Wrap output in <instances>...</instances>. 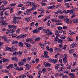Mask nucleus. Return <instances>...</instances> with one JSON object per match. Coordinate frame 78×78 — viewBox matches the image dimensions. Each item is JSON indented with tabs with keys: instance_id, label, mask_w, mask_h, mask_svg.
<instances>
[{
	"instance_id": "42",
	"label": "nucleus",
	"mask_w": 78,
	"mask_h": 78,
	"mask_svg": "<svg viewBox=\"0 0 78 78\" xmlns=\"http://www.w3.org/2000/svg\"><path fill=\"white\" fill-rule=\"evenodd\" d=\"M55 34L56 36V37H59V36H60V35L59 33H55Z\"/></svg>"
},
{
	"instance_id": "36",
	"label": "nucleus",
	"mask_w": 78,
	"mask_h": 78,
	"mask_svg": "<svg viewBox=\"0 0 78 78\" xmlns=\"http://www.w3.org/2000/svg\"><path fill=\"white\" fill-rule=\"evenodd\" d=\"M30 3L31 4L32 6H34L35 5V3H34V2H30Z\"/></svg>"
},
{
	"instance_id": "53",
	"label": "nucleus",
	"mask_w": 78,
	"mask_h": 78,
	"mask_svg": "<svg viewBox=\"0 0 78 78\" xmlns=\"http://www.w3.org/2000/svg\"><path fill=\"white\" fill-rule=\"evenodd\" d=\"M30 67H31L26 68H25V70H29L30 69Z\"/></svg>"
},
{
	"instance_id": "46",
	"label": "nucleus",
	"mask_w": 78,
	"mask_h": 78,
	"mask_svg": "<svg viewBox=\"0 0 78 78\" xmlns=\"http://www.w3.org/2000/svg\"><path fill=\"white\" fill-rule=\"evenodd\" d=\"M46 48H47L46 50L47 51H49V50L50 49V48H49V47L48 46H46Z\"/></svg>"
},
{
	"instance_id": "27",
	"label": "nucleus",
	"mask_w": 78,
	"mask_h": 78,
	"mask_svg": "<svg viewBox=\"0 0 78 78\" xmlns=\"http://www.w3.org/2000/svg\"><path fill=\"white\" fill-rule=\"evenodd\" d=\"M58 43H60V44H62V42H63V40L61 39H58Z\"/></svg>"
},
{
	"instance_id": "15",
	"label": "nucleus",
	"mask_w": 78,
	"mask_h": 78,
	"mask_svg": "<svg viewBox=\"0 0 78 78\" xmlns=\"http://www.w3.org/2000/svg\"><path fill=\"white\" fill-rule=\"evenodd\" d=\"M14 19L13 20H20L21 17H16L15 16H13Z\"/></svg>"
},
{
	"instance_id": "16",
	"label": "nucleus",
	"mask_w": 78,
	"mask_h": 78,
	"mask_svg": "<svg viewBox=\"0 0 78 78\" xmlns=\"http://www.w3.org/2000/svg\"><path fill=\"white\" fill-rule=\"evenodd\" d=\"M1 60L2 61H3V62H8L9 61V60L8 59L4 58H2Z\"/></svg>"
},
{
	"instance_id": "49",
	"label": "nucleus",
	"mask_w": 78,
	"mask_h": 78,
	"mask_svg": "<svg viewBox=\"0 0 78 78\" xmlns=\"http://www.w3.org/2000/svg\"><path fill=\"white\" fill-rule=\"evenodd\" d=\"M18 43V41H13L12 42L13 44H17Z\"/></svg>"
},
{
	"instance_id": "35",
	"label": "nucleus",
	"mask_w": 78,
	"mask_h": 78,
	"mask_svg": "<svg viewBox=\"0 0 78 78\" xmlns=\"http://www.w3.org/2000/svg\"><path fill=\"white\" fill-rule=\"evenodd\" d=\"M50 65V64L49 63H46L44 65V66L45 67H49Z\"/></svg>"
},
{
	"instance_id": "32",
	"label": "nucleus",
	"mask_w": 78,
	"mask_h": 78,
	"mask_svg": "<svg viewBox=\"0 0 78 78\" xmlns=\"http://www.w3.org/2000/svg\"><path fill=\"white\" fill-rule=\"evenodd\" d=\"M2 3H3L4 4V5L6 6L7 5V1H2Z\"/></svg>"
},
{
	"instance_id": "20",
	"label": "nucleus",
	"mask_w": 78,
	"mask_h": 78,
	"mask_svg": "<svg viewBox=\"0 0 78 78\" xmlns=\"http://www.w3.org/2000/svg\"><path fill=\"white\" fill-rule=\"evenodd\" d=\"M72 22L73 23H77L78 22V20H76V19H74L73 20Z\"/></svg>"
},
{
	"instance_id": "50",
	"label": "nucleus",
	"mask_w": 78,
	"mask_h": 78,
	"mask_svg": "<svg viewBox=\"0 0 78 78\" xmlns=\"http://www.w3.org/2000/svg\"><path fill=\"white\" fill-rule=\"evenodd\" d=\"M49 51L50 53H53V48H50L49 49Z\"/></svg>"
},
{
	"instance_id": "28",
	"label": "nucleus",
	"mask_w": 78,
	"mask_h": 78,
	"mask_svg": "<svg viewBox=\"0 0 78 78\" xmlns=\"http://www.w3.org/2000/svg\"><path fill=\"white\" fill-rule=\"evenodd\" d=\"M30 19H31V18H30V17H28L25 19V20L28 22H30Z\"/></svg>"
},
{
	"instance_id": "31",
	"label": "nucleus",
	"mask_w": 78,
	"mask_h": 78,
	"mask_svg": "<svg viewBox=\"0 0 78 78\" xmlns=\"http://www.w3.org/2000/svg\"><path fill=\"white\" fill-rule=\"evenodd\" d=\"M4 14L6 16H8L9 14H8V11H5L4 12Z\"/></svg>"
},
{
	"instance_id": "34",
	"label": "nucleus",
	"mask_w": 78,
	"mask_h": 78,
	"mask_svg": "<svg viewBox=\"0 0 78 78\" xmlns=\"http://www.w3.org/2000/svg\"><path fill=\"white\" fill-rule=\"evenodd\" d=\"M25 77H26V76L24 74H22L20 76V78H25Z\"/></svg>"
},
{
	"instance_id": "4",
	"label": "nucleus",
	"mask_w": 78,
	"mask_h": 78,
	"mask_svg": "<svg viewBox=\"0 0 78 78\" xmlns=\"http://www.w3.org/2000/svg\"><path fill=\"white\" fill-rule=\"evenodd\" d=\"M14 48H15V46H13L11 48H10L9 51L14 52V51H15V50H17V48H15L14 49Z\"/></svg>"
},
{
	"instance_id": "19",
	"label": "nucleus",
	"mask_w": 78,
	"mask_h": 78,
	"mask_svg": "<svg viewBox=\"0 0 78 78\" xmlns=\"http://www.w3.org/2000/svg\"><path fill=\"white\" fill-rule=\"evenodd\" d=\"M54 39V41L55 42H57L58 41V40H59V38L58 37H55Z\"/></svg>"
},
{
	"instance_id": "63",
	"label": "nucleus",
	"mask_w": 78,
	"mask_h": 78,
	"mask_svg": "<svg viewBox=\"0 0 78 78\" xmlns=\"http://www.w3.org/2000/svg\"><path fill=\"white\" fill-rule=\"evenodd\" d=\"M31 57H29L27 58L26 60L27 61H30V60H31Z\"/></svg>"
},
{
	"instance_id": "51",
	"label": "nucleus",
	"mask_w": 78,
	"mask_h": 78,
	"mask_svg": "<svg viewBox=\"0 0 78 78\" xmlns=\"http://www.w3.org/2000/svg\"><path fill=\"white\" fill-rule=\"evenodd\" d=\"M16 3H15L14 4H12L10 5V6H16Z\"/></svg>"
},
{
	"instance_id": "14",
	"label": "nucleus",
	"mask_w": 78,
	"mask_h": 78,
	"mask_svg": "<svg viewBox=\"0 0 78 78\" xmlns=\"http://www.w3.org/2000/svg\"><path fill=\"white\" fill-rule=\"evenodd\" d=\"M60 69L58 70V73H60L61 72H63L64 71V68L63 67H60Z\"/></svg>"
},
{
	"instance_id": "18",
	"label": "nucleus",
	"mask_w": 78,
	"mask_h": 78,
	"mask_svg": "<svg viewBox=\"0 0 78 78\" xmlns=\"http://www.w3.org/2000/svg\"><path fill=\"white\" fill-rule=\"evenodd\" d=\"M24 44L27 47H31V45H30V44H28V43H25Z\"/></svg>"
},
{
	"instance_id": "2",
	"label": "nucleus",
	"mask_w": 78,
	"mask_h": 78,
	"mask_svg": "<svg viewBox=\"0 0 78 78\" xmlns=\"http://www.w3.org/2000/svg\"><path fill=\"white\" fill-rule=\"evenodd\" d=\"M0 23H2L1 25L2 26H3V25H8V23H6V20H2L0 22Z\"/></svg>"
},
{
	"instance_id": "13",
	"label": "nucleus",
	"mask_w": 78,
	"mask_h": 78,
	"mask_svg": "<svg viewBox=\"0 0 78 78\" xmlns=\"http://www.w3.org/2000/svg\"><path fill=\"white\" fill-rule=\"evenodd\" d=\"M68 13L72 14H73V10H68L67 11L66 14H68Z\"/></svg>"
},
{
	"instance_id": "33",
	"label": "nucleus",
	"mask_w": 78,
	"mask_h": 78,
	"mask_svg": "<svg viewBox=\"0 0 78 78\" xmlns=\"http://www.w3.org/2000/svg\"><path fill=\"white\" fill-rule=\"evenodd\" d=\"M50 23H51L50 21L48 20L47 23V26H50Z\"/></svg>"
},
{
	"instance_id": "23",
	"label": "nucleus",
	"mask_w": 78,
	"mask_h": 78,
	"mask_svg": "<svg viewBox=\"0 0 78 78\" xmlns=\"http://www.w3.org/2000/svg\"><path fill=\"white\" fill-rule=\"evenodd\" d=\"M18 44L20 47H22L23 46V44L22 42H19Z\"/></svg>"
},
{
	"instance_id": "25",
	"label": "nucleus",
	"mask_w": 78,
	"mask_h": 78,
	"mask_svg": "<svg viewBox=\"0 0 78 78\" xmlns=\"http://www.w3.org/2000/svg\"><path fill=\"white\" fill-rule=\"evenodd\" d=\"M18 64L20 66H23L24 64V63L20 61L18 62Z\"/></svg>"
},
{
	"instance_id": "59",
	"label": "nucleus",
	"mask_w": 78,
	"mask_h": 78,
	"mask_svg": "<svg viewBox=\"0 0 78 78\" xmlns=\"http://www.w3.org/2000/svg\"><path fill=\"white\" fill-rule=\"evenodd\" d=\"M63 30H67V26H63Z\"/></svg>"
},
{
	"instance_id": "64",
	"label": "nucleus",
	"mask_w": 78,
	"mask_h": 78,
	"mask_svg": "<svg viewBox=\"0 0 78 78\" xmlns=\"http://www.w3.org/2000/svg\"><path fill=\"white\" fill-rule=\"evenodd\" d=\"M69 52L71 54V53H73V49H70L69 51Z\"/></svg>"
},
{
	"instance_id": "30",
	"label": "nucleus",
	"mask_w": 78,
	"mask_h": 78,
	"mask_svg": "<svg viewBox=\"0 0 78 78\" xmlns=\"http://www.w3.org/2000/svg\"><path fill=\"white\" fill-rule=\"evenodd\" d=\"M40 40H41V38L40 37H37L34 39L35 41H39Z\"/></svg>"
},
{
	"instance_id": "1",
	"label": "nucleus",
	"mask_w": 78,
	"mask_h": 78,
	"mask_svg": "<svg viewBox=\"0 0 78 78\" xmlns=\"http://www.w3.org/2000/svg\"><path fill=\"white\" fill-rule=\"evenodd\" d=\"M26 41L27 42H30L31 44H34V41H33V39L31 38H27L26 40Z\"/></svg>"
},
{
	"instance_id": "24",
	"label": "nucleus",
	"mask_w": 78,
	"mask_h": 78,
	"mask_svg": "<svg viewBox=\"0 0 78 78\" xmlns=\"http://www.w3.org/2000/svg\"><path fill=\"white\" fill-rule=\"evenodd\" d=\"M58 12V14H62V11H61L60 9H59L57 11Z\"/></svg>"
},
{
	"instance_id": "17",
	"label": "nucleus",
	"mask_w": 78,
	"mask_h": 78,
	"mask_svg": "<svg viewBox=\"0 0 78 78\" xmlns=\"http://www.w3.org/2000/svg\"><path fill=\"white\" fill-rule=\"evenodd\" d=\"M69 76H70V78H74V77L75 76L73 73H69Z\"/></svg>"
},
{
	"instance_id": "9",
	"label": "nucleus",
	"mask_w": 78,
	"mask_h": 78,
	"mask_svg": "<svg viewBox=\"0 0 78 78\" xmlns=\"http://www.w3.org/2000/svg\"><path fill=\"white\" fill-rule=\"evenodd\" d=\"M11 59H12V61H18V58L16 57H12Z\"/></svg>"
},
{
	"instance_id": "52",
	"label": "nucleus",
	"mask_w": 78,
	"mask_h": 78,
	"mask_svg": "<svg viewBox=\"0 0 78 78\" xmlns=\"http://www.w3.org/2000/svg\"><path fill=\"white\" fill-rule=\"evenodd\" d=\"M30 67H31L26 68H25V70H29L30 69Z\"/></svg>"
},
{
	"instance_id": "22",
	"label": "nucleus",
	"mask_w": 78,
	"mask_h": 78,
	"mask_svg": "<svg viewBox=\"0 0 78 78\" xmlns=\"http://www.w3.org/2000/svg\"><path fill=\"white\" fill-rule=\"evenodd\" d=\"M57 62L58 60H57L53 58V60L52 61V63H53V64H56V63H57Z\"/></svg>"
},
{
	"instance_id": "6",
	"label": "nucleus",
	"mask_w": 78,
	"mask_h": 78,
	"mask_svg": "<svg viewBox=\"0 0 78 78\" xmlns=\"http://www.w3.org/2000/svg\"><path fill=\"white\" fill-rule=\"evenodd\" d=\"M32 32L33 33H40L41 30H38V29L36 28L33 30Z\"/></svg>"
},
{
	"instance_id": "55",
	"label": "nucleus",
	"mask_w": 78,
	"mask_h": 78,
	"mask_svg": "<svg viewBox=\"0 0 78 78\" xmlns=\"http://www.w3.org/2000/svg\"><path fill=\"white\" fill-rule=\"evenodd\" d=\"M20 29H18L17 30H16V31L17 33L19 34V33H20Z\"/></svg>"
},
{
	"instance_id": "60",
	"label": "nucleus",
	"mask_w": 78,
	"mask_h": 78,
	"mask_svg": "<svg viewBox=\"0 0 78 78\" xmlns=\"http://www.w3.org/2000/svg\"><path fill=\"white\" fill-rule=\"evenodd\" d=\"M57 29L59 30H62V27H61V26H59L58 27Z\"/></svg>"
},
{
	"instance_id": "56",
	"label": "nucleus",
	"mask_w": 78,
	"mask_h": 78,
	"mask_svg": "<svg viewBox=\"0 0 78 78\" xmlns=\"http://www.w3.org/2000/svg\"><path fill=\"white\" fill-rule=\"evenodd\" d=\"M14 10V9L12 8H11L10 9V14H11L12 12H13V11Z\"/></svg>"
},
{
	"instance_id": "37",
	"label": "nucleus",
	"mask_w": 78,
	"mask_h": 78,
	"mask_svg": "<svg viewBox=\"0 0 78 78\" xmlns=\"http://www.w3.org/2000/svg\"><path fill=\"white\" fill-rule=\"evenodd\" d=\"M44 26H41L38 27V30H42V29H44Z\"/></svg>"
},
{
	"instance_id": "5",
	"label": "nucleus",
	"mask_w": 78,
	"mask_h": 78,
	"mask_svg": "<svg viewBox=\"0 0 78 78\" xmlns=\"http://www.w3.org/2000/svg\"><path fill=\"white\" fill-rule=\"evenodd\" d=\"M48 52L45 51H44V58H49V57L48 56Z\"/></svg>"
},
{
	"instance_id": "10",
	"label": "nucleus",
	"mask_w": 78,
	"mask_h": 78,
	"mask_svg": "<svg viewBox=\"0 0 78 78\" xmlns=\"http://www.w3.org/2000/svg\"><path fill=\"white\" fill-rule=\"evenodd\" d=\"M76 43H73L70 46V48H73L74 47H76Z\"/></svg>"
},
{
	"instance_id": "47",
	"label": "nucleus",
	"mask_w": 78,
	"mask_h": 78,
	"mask_svg": "<svg viewBox=\"0 0 78 78\" xmlns=\"http://www.w3.org/2000/svg\"><path fill=\"white\" fill-rule=\"evenodd\" d=\"M50 31V29H47L44 32V33H48Z\"/></svg>"
},
{
	"instance_id": "38",
	"label": "nucleus",
	"mask_w": 78,
	"mask_h": 78,
	"mask_svg": "<svg viewBox=\"0 0 78 78\" xmlns=\"http://www.w3.org/2000/svg\"><path fill=\"white\" fill-rule=\"evenodd\" d=\"M22 53L23 52H20V51H19L18 52V54L19 56H20L22 54Z\"/></svg>"
},
{
	"instance_id": "57",
	"label": "nucleus",
	"mask_w": 78,
	"mask_h": 78,
	"mask_svg": "<svg viewBox=\"0 0 78 78\" xmlns=\"http://www.w3.org/2000/svg\"><path fill=\"white\" fill-rule=\"evenodd\" d=\"M27 76L29 77V78H33V77L31 75H27Z\"/></svg>"
},
{
	"instance_id": "48",
	"label": "nucleus",
	"mask_w": 78,
	"mask_h": 78,
	"mask_svg": "<svg viewBox=\"0 0 78 78\" xmlns=\"http://www.w3.org/2000/svg\"><path fill=\"white\" fill-rule=\"evenodd\" d=\"M42 71L43 73H45V72H46V69L45 68H43L42 70Z\"/></svg>"
},
{
	"instance_id": "61",
	"label": "nucleus",
	"mask_w": 78,
	"mask_h": 78,
	"mask_svg": "<svg viewBox=\"0 0 78 78\" xmlns=\"http://www.w3.org/2000/svg\"><path fill=\"white\" fill-rule=\"evenodd\" d=\"M12 28L13 29H16L17 28V26L14 25H12Z\"/></svg>"
},
{
	"instance_id": "41",
	"label": "nucleus",
	"mask_w": 78,
	"mask_h": 78,
	"mask_svg": "<svg viewBox=\"0 0 78 78\" xmlns=\"http://www.w3.org/2000/svg\"><path fill=\"white\" fill-rule=\"evenodd\" d=\"M13 20L12 23L13 24H16V23H17V21L14 20Z\"/></svg>"
},
{
	"instance_id": "40",
	"label": "nucleus",
	"mask_w": 78,
	"mask_h": 78,
	"mask_svg": "<svg viewBox=\"0 0 78 78\" xmlns=\"http://www.w3.org/2000/svg\"><path fill=\"white\" fill-rule=\"evenodd\" d=\"M26 36L27 35H22L20 36V38H21V39H23V38H24V37H26Z\"/></svg>"
},
{
	"instance_id": "62",
	"label": "nucleus",
	"mask_w": 78,
	"mask_h": 78,
	"mask_svg": "<svg viewBox=\"0 0 78 78\" xmlns=\"http://www.w3.org/2000/svg\"><path fill=\"white\" fill-rule=\"evenodd\" d=\"M3 43L2 42H0V47H2V46H3Z\"/></svg>"
},
{
	"instance_id": "44",
	"label": "nucleus",
	"mask_w": 78,
	"mask_h": 78,
	"mask_svg": "<svg viewBox=\"0 0 78 78\" xmlns=\"http://www.w3.org/2000/svg\"><path fill=\"white\" fill-rule=\"evenodd\" d=\"M40 14H44V10H41Z\"/></svg>"
},
{
	"instance_id": "7",
	"label": "nucleus",
	"mask_w": 78,
	"mask_h": 78,
	"mask_svg": "<svg viewBox=\"0 0 78 78\" xmlns=\"http://www.w3.org/2000/svg\"><path fill=\"white\" fill-rule=\"evenodd\" d=\"M15 70H18L19 72H20V71H22V70H23V68L22 66L20 68H19L17 67L15 69Z\"/></svg>"
},
{
	"instance_id": "3",
	"label": "nucleus",
	"mask_w": 78,
	"mask_h": 78,
	"mask_svg": "<svg viewBox=\"0 0 78 78\" xmlns=\"http://www.w3.org/2000/svg\"><path fill=\"white\" fill-rule=\"evenodd\" d=\"M31 11L30 9H27V11L24 12L25 15H26L27 16H29L30 15V13H31Z\"/></svg>"
},
{
	"instance_id": "29",
	"label": "nucleus",
	"mask_w": 78,
	"mask_h": 78,
	"mask_svg": "<svg viewBox=\"0 0 78 78\" xmlns=\"http://www.w3.org/2000/svg\"><path fill=\"white\" fill-rule=\"evenodd\" d=\"M53 34V32H49L46 34L47 36H50V35H52Z\"/></svg>"
},
{
	"instance_id": "39",
	"label": "nucleus",
	"mask_w": 78,
	"mask_h": 78,
	"mask_svg": "<svg viewBox=\"0 0 78 78\" xmlns=\"http://www.w3.org/2000/svg\"><path fill=\"white\" fill-rule=\"evenodd\" d=\"M5 50V51H8V50H10V48L9 47H6Z\"/></svg>"
},
{
	"instance_id": "21",
	"label": "nucleus",
	"mask_w": 78,
	"mask_h": 78,
	"mask_svg": "<svg viewBox=\"0 0 78 78\" xmlns=\"http://www.w3.org/2000/svg\"><path fill=\"white\" fill-rule=\"evenodd\" d=\"M59 67V64H57L55 65V69H58V68Z\"/></svg>"
},
{
	"instance_id": "26",
	"label": "nucleus",
	"mask_w": 78,
	"mask_h": 78,
	"mask_svg": "<svg viewBox=\"0 0 78 78\" xmlns=\"http://www.w3.org/2000/svg\"><path fill=\"white\" fill-rule=\"evenodd\" d=\"M2 38L3 39H4V41L5 42H7V39H8V38L7 37H4V36H3L2 37Z\"/></svg>"
},
{
	"instance_id": "54",
	"label": "nucleus",
	"mask_w": 78,
	"mask_h": 78,
	"mask_svg": "<svg viewBox=\"0 0 78 78\" xmlns=\"http://www.w3.org/2000/svg\"><path fill=\"white\" fill-rule=\"evenodd\" d=\"M25 67L26 68L27 67H31V66L28 64H26L25 65Z\"/></svg>"
},
{
	"instance_id": "58",
	"label": "nucleus",
	"mask_w": 78,
	"mask_h": 78,
	"mask_svg": "<svg viewBox=\"0 0 78 78\" xmlns=\"http://www.w3.org/2000/svg\"><path fill=\"white\" fill-rule=\"evenodd\" d=\"M75 34V32H70L69 33L70 35H73V34Z\"/></svg>"
},
{
	"instance_id": "8",
	"label": "nucleus",
	"mask_w": 78,
	"mask_h": 78,
	"mask_svg": "<svg viewBox=\"0 0 78 78\" xmlns=\"http://www.w3.org/2000/svg\"><path fill=\"white\" fill-rule=\"evenodd\" d=\"M7 31H8L9 33H14L15 30L13 29L9 28L7 29Z\"/></svg>"
},
{
	"instance_id": "12",
	"label": "nucleus",
	"mask_w": 78,
	"mask_h": 78,
	"mask_svg": "<svg viewBox=\"0 0 78 78\" xmlns=\"http://www.w3.org/2000/svg\"><path fill=\"white\" fill-rule=\"evenodd\" d=\"M37 7H36L35 5H33L32 6V7L31 8V9H30V10L31 11H33L34 10H35L36 9V8H37Z\"/></svg>"
},
{
	"instance_id": "11",
	"label": "nucleus",
	"mask_w": 78,
	"mask_h": 78,
	"mask_svg": "<svg viewBox=\"0 0 78 78\" xmlns=\"http://www.w3.org/2000/svg\"><path fill=\"white\" fill-rule=\"evenodd\" d=\"M64 20L65 22L68 25L69 23V19L67 18H64Z\"/></svg>"
},
{
	"instance_id": "45",
	"label": "nucleus",
	"mask_w": 78,
	"mask_h": 78,
	"mask_svg": "<svg viewBox=\"0 0 78 78\" xmlns=\"http://www.w3.org/2000/svg\"><path fill=\"white\" fill-rule=\"evenodd\" d=\"M18 54V52H14L13 53V55L14 56H16V55H17Z\"/></svg>"
},
{
	"instance_id": "43",
	"label": "nucleus",
	"mask_w": 78,
	"mask_h": 78,
	"mask_svg": "<svg viewBox=\"0 0 78 78\" xmlns=\"http://www.w3.org/2000/svg\"><path fill=\"white\" fill-rule=\"evenodd\" d=\"M2 72L4 73V72H5V73H9V71H8V70H2Z\"/></svg>"
}]
</instances>
